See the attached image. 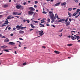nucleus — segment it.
<instances>
[{
  "instance_id": "nucleus-1",
  "label": "nucleus",
  "mask_w": 80,
  "mask_h": 80,
  "mask_svg": "<svg viewBox=\"0 0 80 80\" xmlns=\"http://www.w3.org/2000/svg\"><path fill=\"white\" fill-rule=\"evenodd\" d=\"M29 9H30L31 10L28 12V14L29 15H32L34 13L33 11H34L35 9L32 7L29 8Z\"/></svg>"
},
{
  "instance_id": "nucleus-2",
  "label": "nucleus",
  "mask_w": 80,
  "mask_h": 80,
  "mask_svg": "<svg viewBox=\"0 0 80 80\" xmlns=\"http://www.w3.org/2000/svg\"><path fill=\"white\" fill-rule=\"evenodd\" d=\"M16 8H17V9H20V8H21V9H23V7L22 5H17L16 7Z\"/></svg>"
},
{
  "instance_id": "nucleus-3",
  "label": "nucleus",
  "mask_w": 80,
  "mask_h": 80,
  "mask_svg": "<svg viewBox=\"0 0 80 80\" xmlns=\"http://www.w3.org/2000/svg\"><path fill=\"white\" fill-rule=\"evenodd\" d=\"M50 17L51 18V19H52V20H55V19L56 18V17H55L53 13L51 14L50 15Z\"/></svg>"
},
{
  "instance_id": "nucleus-4",
  "label": "nucleus",
  "mask_w": 80,
  "mask_h": 80,
  "mask_svg": "<svg viewBox=\"0 0 80 80\" xmlns=\"http://www.w3.org/2000/svg\"><path fill=\"white\" fill-rule=\"evenodd\" d=\"M39 35H40V36L37 37V38H38V37H40V36H42V35H43L44 34L43 33V32L42 31H39Z\"/></svg>"
},
{
  "instance_id": "nucleus-5",
  "label": "nucleus",
  "mask_w": 80,
  "mask_h": 80,
  "mask_svg": "<svg viewBox=\"0 0 80 80\" xmlns=\"http://www.w3.org/2000/svg\"><path fill=\"white\" fill-rule=\"evenodd\" d=\"M21 27H21V26H20L19 25L17 26H16L17 30H20V28H21Z\"/></svg>"
},
{
  "instance_id": "nucleus-6",
  "label": "nucleus",
  "mask_w": 80,
  "mask_h": 80,
  "mask_svg": "<svg viewBox=\"0 0 80 80\" xmlns=\"http://www.w3.org/2000/svg\"><path fill=\"white\" fill-rule=\"evenodd\" d=\"M65 23L66 24V26H69V25H70V22L69 21L66 22Z\"/></svg>"
},
{
  "instance_id": "nucleus-7",
  "label": "nucleus",
  "mask_w": 80,
  "mask_h": 80,
  "mask_svg": "<svg viewBox=\"0 0 80 80\" xmlns=\"http://www.w3.org/2000/svg\"><path fill=\"white\" fill-rule=\"evenodd\" d=\"M11 17H12V15H10L7 18V19H6V20H8V19H11V18H15V17H13L12 18H10Z\"/></svg>"
},
{
  "instance_id": "nucleus-8",
  "label": "nucleus",
  "mask_w": 80,
  "mask_h": 80,
  "mask_svg": "<svg viewBox=\"0 0 80 80\" xmlns=\"http://www.w3.org/2000/svg\"><path fill=\"white\" fill-rule=\"evenodd\" d=\"M9 44H10L11 45H15V44L13 42H9Z\"/></svg>"
},
{
  "instance_id": "nucleus-9",
  "label": "nucleus",
  "mask_w": 80,
  "mask_h": 80,
  "mask_svg": "<svg viewBox=\"0 0 80 80\" xmlns=\"http://www.w3.org/2000/svg\"><path fill=\"white\" fill-rule=\"evenodd\" d=\"M6 47H7V46H5V45H4L3 46H1V48H3L4 49L5 48H6Z\"/></svg>"
},
{
  "instance_id": "nucleus-10",
  "label": "nucleus",
  "mask_w": 80,
  "mask_h": 80,
  "mask_svg": "<svg viewBox=\"0 0 80 80\" xmlns=\"http://www.w3.org/2000/svg\"><path fill=\"white\" fill-rule=\"evenodd\" d=\"M19 32L20 34H23V33H24L23 31H22V30L19 31Z\"/></svg>"
},
{
  "instance_id": "nucleus-11",
  "label": "nucleus",
  "mask_w": 80,
  "mask_h": 80,
  "mask_svg": "<svg viewBox=\"0 0 80 80\" xmlns=\"http://www.w3.org/2000/svg\"><path fill=\"white\" fill-rule=\"evenodd\" d=\"M4 42H9V39H8V38H7L5 39Z\"/></svg>"
},
{
  "instance_id": "nucleus-12",
  "label": "nucleus",
  "mask_w": 80,
  "mask_h": 80,
  "mask_svg": "<svg viewBox=\"0 0 80 80\" xmlns=\"http://www.w3.org/2000/svg\"><path fill=\"white\" fill-rule=\"evenodd\" d=\"M74 37H76L78 40L80 38V37H79L78 36H77L76 35H75Z\"/></svg>"
},
{
  "instance_id": "nucleus-13",
  "label": "nucleus",
  "mask_w": 80,
  "mask_h": 80,
  "mask_svg": "<svg viewBox=\"0 0 80 80\" xmlns=\"http://www.w3.org/2000/svg\"><path fill=\"white\" fill-rule=\"evenodd\" d=\"M68 15L69 16V17H72V15L71 14V13H70V12H68Z\"/></svg>"
},
{
  "instance_id": "nucleus-14",
  "label": "nucleus",
  "mask_w": 80,
  "mask_h": 80,
  "mask_svg": "<svg viewBox=\"0 0 80 80\" xmlns=\"http://www.w3.org/2000/svg\"><path fill=\"white\" fill-rule=\"evenodd\" d=\"M8 23H9V22H8V21L6 20L4 22V24H8Z\"/></svg>"
},
{
  "instance_id": "nucleus-15",
  "label": "nucleus",
  "mask_w": 80,
  "mask_h": 80,
  "mask_svg": "<svg viewBox=\"0 0 80 80\" xmlns=\"http://www.w3.org/2000/svg\"><path fill=\"white\" fill-rule=\"evenodd\" d=\"M71 39H72V40H75V39H77V38L73 37L72 36Z\"/></svg>"
},
{
  "instance_id": "nucleus-16",
  "label": "nucleus",
  "mask_w": 80,
  "mask_h": 80,
  "mask_svg": "<svg viewBox=\"0 0 80 80\" xmlns=\"http://www.w3.org/2000/svg\"><path fill=\"white\" fill-rule=\"evenodd\" d=\"M60 3H61V2H58L57 3L55 4V6H58V5H60Z\"/></svg>"
},
{
  "instance_id": "nucleus-17",
  "label": "nucleus",
  "mask_w": 80,
  "mask_h": 80,
  "mask_svg": "<svg viewBox=\"0 0 80 80\" xmlns=\"http://www.w3.org/2000/svg\"><path fill=\"white\" fill-rule=\"evenodd\" d=\"M12 15H18V12H13L12 13Z\"/></svg>"
},
{
  "instance_id": "nucleus-18",
  "label": "nucleus",
  "mask_w": 80,
  "mask_h": 80,
  "mask_svg": "<svg viewBox=\"0 0 80 80\" xmlns=\"http://www.w3.org/2000/svg\"><path fill=\"white\" fill-rule=\"evenodd\" d=\"M78 14V12H75L73 13V14L72 15V16H73V17H75V16H76V15H77Z\"/></svg>"
},
{
  "instance_id": "nucleus-19",
  "label": "nucleus",
  "mask_w": 80,
  "mask_h": 80,
  "mask_svg": "<svg viewBox=\"0 0 80 80\" xmlns=\"http://www.w3.org/2000/svg\"><path fill=\"white\" fill-rule=\"evenodd\" d=\"M31 27L32 28H35V26L32 25V24H30Z\"/></svg>"
},
{
  "instance_id": "nucleus-20",
  "label": "nucleus",
  "mask_w": 80,
  "mask_h": 80,
  "mask_svg": "<svg viewBox=\"0 0 80 80\" xmlns=\"http://www.w3.org/2000/svg\"><path fill=\"white\" fill-rule=\"evenodd\" d=\"M61 5L62 6H63V5H66V2H64L62 3Z\"/></svg>"
},
{
  "instance_id": "nucleus-21",
  "label": "nucleus",
  "mask_w": 80,
  "mask_h": 80,
  "mask_svg": "<svg viewBox=\"0 0 80 80\" xmlns=\"http://www.w3.org/2000/svg\"><path fill=\"white\" fill-rule=\"evenodd\" d=\"M54 53H56V54H59V52L57 51H54Z\"/></svg>"
},
{
  "instance_id": "nucleus-22",
  "label": "nucleus",
  "mask_w": 80,
  "mask_h": 80,
  "mask_svg": "<svg viewBox=\"0 0 80 80\" xmlns=\"http://www.w3.org/2000/svg\"><path fill=\"white\" fill-rule=\"evenodd\" d=\"M8 7V5H5L3 6L4 8H7V7Z\"/></svg>"
},
{
  "instance_id": "nucleus-23",
  "label": "nucleus",
  "mask_w": 80,
  "mask_h": 80,
  "mask_svg": "<svg viewBox=\"0 0 80 80\" xmlns=\"http://www.w3.org/2000/svg\"><path fill=\"white\" fill-rule=\"evenodd\" d=\"M3 51L4 52H9V51L7 50V49H4Z\"/></svg>"
},
{
  "instance_id": "nucleus-24",
  "label": "nucleus",
  "mask_w": 80,
  "mask_h": 80,
  "mask_svg": "<svg viewBox=\"0 0 80 80\" xmlns=\"http://www.w3.org/2000/svg\"><path fill=\"white\" fill-rule=\"evenodd\" d=\"M68 10L69 12H70L72 10V8H69Z\"/></svg>"
},
{
  "instance_id": "nucleus-25",
  "label": "nucleus",
  "mask_w": 80,
  "mask_h": 80,
  "mask_svg": "<svg viewBox=\"0 0 80 80\" xmlns=\"http://www.w3.org/2000/svg\"><path fill=\"white\" fill-rule=\"evenodd\" d=\"M47 23H50V19L49 18L48 19Z\"/></svg>"
},
{
  "instance_id": "nucleus-26",
  "label": "nucleus",
  "mask_w": 80,
  "mask_h": 80,
  "mask_svg": "<svg viewBox=\"0 0 80 80\" xmlns=\"http://www.w3.org/2000/svg\"><path fill=\"white\" fill-rule=\"evenodd\" d=\"M73 45V44H68L67 46H68V47H70L71 46H72Z\"/></svg>"
},
{
  "instance_id": "nucleus-27",
  "label": "nucleus",
  "mask_w": 80,
  "mask_h": 80,
  "mask_svg": "<svg viewBox=\"0 0 80 80\" xmlns=\"http://www.w3.org/2000/svg\"><path fill=\"white\" fill-rule=\"evenodd\" d=\"M1 27H3L4 26H6V25L5 24H2V25H1Z\"/></svg>"
},
{
  "instance_id": "nucleus-28",
  "label": "nucleus",
  "mask_w": 80,
  "mask_h": 80,
  "mask_svg": "<svg viewBox=\"0 0 80 80\" xmlns=\"http://www.w3.org/2000/svg\"><path fill=\"white\" fill-rule=\"evenodd\" d=\"M68 20V18H66V20H65V22H67Z\"/></svg>"
},
{
  "instance_id": "nucleus-29",
  "label": "nucleus",
  "mask_w": 80,
  "mask_h": 80,
  "mask_svg": "<svg viewBox=\"0 0 80 80\" xmlns=\"http://www.w3.org/2000/svg\"><path fill=\"white\" fill-rule=\"evenodd\" d=\"M47 12L45 11H43L42 12V13H44V14H47Z\"/></svg>"
},
{
  "instance_id": "nucleus-30",
  "label": "nucleus",
  "mask_w": 80,
  "mask_h": 80,
  "mask_svg": "<svg viewBox=\"0 0 80 80\" xmlns=\"http://www.w3.org/2000/svg\"><path fill=\"white\" fill-rule=\"evenodd\" d=\"M26 28V27H22L20 28V29L21 30H23V28Z\"/></svg>"
},
{
  "instance_id": "nucleus-31",
  "label": "nucleus",
  "mask_w": 80,
  "mask_h": 80,
  "mask_svg": "<svg viewBox=\"0 0 80 80\" xmlns=\"http://www.w3.org/2000/svg\"><path fill=\"white\" fill-rule=\"evenodd\" d=\"M52 20V21H51V23H53V22H54V19H51Z\"/></svg>"
},
{
  "instance_id": "nucleus-32",
  "label": "nucleus",
  "mask_w": 80,
  "mask_h": 80,
  "mask_svg": "<svg viewBox=\"0 0 80 80\" xmlns=\"http://www.w3.org/2000/svg\"><path fill=\"white\" fill-rule=\"evenodd\" d=\"M23 65H27V62H24L22 64Z\"/></svg>"
},
{
  "instance_id": "nucleus-33",
  "label": "nucleus",
  "mask_w": 80,
  "mask_h": 80,
  "mask_svg": "<svg viewBox=\"0 0 80 80\" xmlns=\"http://www.w3.org/2000/svg\"><path fill=\"white\" fill-rule=\"evenodd\" d=\"M75 2L76 3H78V0H74Z\"/></svg>"
},
{
  "instance_id": "nucleus-34",
  "label": "nucleus",
  "mask_w": 80,
  "mask_h": 80,
  "mask_svg": "<svg viewBox=\"0 0 80 80\" xmlns=\"http://www.w3.org/2000/svg\"><path fill=\"white\" fill-rule=\"evenodd\" d=\"M76 12H77V13H78V12H80L79 9H78Z\"/></svg>"
},
{
  "instance_id": "nucleus-35",
  "label": "nucleus",
  "mask_w": 80,
  "mask_h": 80,
  "mask_svg": "<svg viewBox=\"0 0 80 80\" xmlns=\"http://www.w3.org/2000/svg\"><path fill=\"white\" fill-rule=\"evenodd\" d=\"M34 2L35 4H37V3H38V2L37 1H35Z\"/></svg>"
},
{
  "instance_id": "nucleus-36",
  "label": "nucleus",
  "mask_w": 80,
  "mask_h": 80,
  "mask_svg": "<svg viewBox=\"0 0 80 80\" xmlns=\"http://www.w3.org/2000/svg\"><path fill=\"white\" fill-rule=\"evenodd\" d=\"M61 20L62 21H65V18L62 19H61Z\"/></svg>"
},
{
  "instance_id": "nucleus-37",
  "label": "nucleus",
  "mask_w": 80,
  "mask_h": 80,
  "mask_svg": "<svg viewBox=\"0 0 80 80\" xmlns=\"http://www.w3.org/2000/svg\"><path fill=\"white\" fill-rule=\"evenodd\" d=\"M62 19H60L58 21V22H62Z\"/></svg>"
},
{
  "instance_id": "nucleus-38",
  "label": "nucleus",
  "mask_w": 80,
  "mask_h": 80,
  "mask_svg": "<svg viewBox=\"0 0 80 80\" xmlns=\"http://www.w3.org/2000/svg\"><path fill=\"white\" fill-rule=\"evenodd\" d=\"M6 38V37L4 36L2 37V38Z\"/></svg>"
},
{
  "instance_id": "nucleus-39",
  "label": "nucleus",
  "mask_w": 80,
  "mask_h": 80,
  "mask_svg": "<svg viewBox=\"0 0 80 80\" xmlns=\"http://www.w3.org/2000/svg\"><path fill=\"white\" fill-rule=\"evenodd\" d=\"M34 22H35V23H38V21H34Z\"/></svg>"
},
{
  "instance_id": "nucleus-40",
  "label": "nucleus",
  "mask_w": 80,
  "mask_h": 80,
  "mask_svg": "<svg viewBox=\"0 0 80 80\" xmlns=\"http://www.w3.org/2000/svg\"><path fill=\"white\" fill-rule=\"evenodd\" d=\"M26 21H27V22L28 23H30V21H29V20H26Z\"/></svg>"
},
{
  "instance_id": "nucleus-41",
  "label": "nucleus",
  "mask_w": 80,
  "mask_h": 80,
  "mask_svg": "<svg viewBox=\"0 0 80 80\" xmlns=\"http://www.w3.org/2000/svg\"><path fill=\"white\" fill-rule=\"evenodd\" d=\"M12 30H16V28H13Z\"/></svg>"
},
{
  "instance_id": "nucleus-42",
  "label": "nucleus",
  "mask_w": 80,
  "mask_h": 80,
  "mask_svg": "<svg viewBox=\"0 0 80 80\" xmlns=\"http://www.w3.org/2000/svg\"><path fill=\"white\" fill-rule=\"evenodd\" d=\"M2 17H3L2 15H0V19L1 18H2Z\"/></svg>"
},
{
  "instance_id": "nucleus-43",
  "label": "nucleus",
  "mask_w": 80,
  "mask_h": 80,
  "mask_svg": "<svg viewBox=\"0 0 80 80\" xmlns=\"http://www.w3.org/2000/svg\"><path fill=\"white\" fill-rule=\"evenodd\" d=\"M19 40H23V39H22L21 38H19Z\"/></svg>"
},
{
  "instance_id": "nucleus-44",
  "label": "nucleus",
  "mask_w": 80,
  "mask_h": 80,
  "mask_svg": "<svg viewBox=\"0 0 80 80\" xmlns=\"http://www.w3.org/2000/svg\"><path fill=\"white\" fill-rule=\"evenodd\" d=\"M69 21H70V22H72V19H71V18H70L69 19Z\"/></svg>"
},
{
  "instance_id": "nucleus-45",
  "label": "nucleus",
  "mask_w": 80,
  "mask_h": 80,
  "mask_svg": "<svg viewBox=\"0 0 80 80\" xmlns=\"http://www.w3.org/2000/svg\"><path fill=\"white\" fill-rule=\"evenodd\" d=\"M23 5H26V2H25L24 3H23Z\"/></svg>"
},
{
  "instance_id": "nucleus-46",
  "label": "nucleus",
  "mask_w": 80,
  "mask_h": 80,
  "mask_svg": "<svg viewBox=\"0 0 80 80\" xmlns=\"http://www.w3.org/2000/svg\"><path fill=\"white\" fill-rule=\"evenodd\" d=\"M53 13V12H51V11H50L49 12V13Z\"/></svg>"
},
{
  "instance_id": "nucleus-47",
  "label": "nucleus",
  "mask_w": 80,
  "mask_h": 80,
  "mask_svg": "<svg viewBox=\"0 0 80 80\" xmlns=\"http://www.w3.org/2000/svg\"><path fill=\"white\" fill-rule=\"evenodd\" d=\"M42 48H46V47L45 46H42Z\"/></svg>"
},
{
  "instance_id": "nucleus-48",
  "label": "nucleus",
  "mask_w": 80,
  "mask_h": 80,
  "mask_svg": "<svg viewBox=\"0 0 80 80\" xmlns=\"http://www.w3.org/2000/svg\"><path fill=\"white\" fill-rule=\"evenodd\" d=\"M8 26H7V27L6 28V29H5V30H7V28H8Z\"/></svg>"
},
{
  "instance_id": "nucleus-49",
  "label": "nucleus",
  "mask_w": 80,
  "mask_h": 80,
  "mask_svg": "<svg viewBox=\"0 0 80 80\" xmlns=\"http://www.w3.org/2000/svg\"><path fill=\"white\" fill-rule=\"evenodd\" d=\"M22 15V13H19V14H18V15Z\"/></svg>"
},
{
  "instance_id": "nucleus-50",
  "label": "nucleus",
  "mask_w": 80,
  "mask_h": 80,
  "mask_svg": "<svg viewBox=\"0 0 80 80\" xmlns=\"http://www.w3.org/2000/svg\"><path fill=\"white\" fill-rule=\"evenodd\" d=\"M34 8H37V6H36V5H34Z\"/></svg>"
},
{
  "instance_id": "nucleus-51",
  "label": "nucleus",
  "mask_w": 80,
  "mask_h": 80,
  "mask_svg": "<svg viewBox=\"0 0 80 80\" xmlns=\"http://www.w3.org/2000/svg\"><path fill=\"white\" fill-rule=\"evenodd\" d=\"M23 22H25V21H26V20L24 19L23 20Z\"/></svg>"
},
{
  "instance_id": "nucleus-52",
  "label": "nucleus",
  "mask_w": 80,
  "mask_h": 80,
  "mask_svg": "<svg viewBox=\"0 0 80 80\" xmlns=\"http://www.w3.org/2000/svg\"><path fill=\"white\" fill-rule=\"evenodd\" d=\"M42 26V27H45V26H44V25L42 24V25H41Z\"/></svg>"
},
{
  "instance_id": "nucleus-53",
  "label": "nucleus",
  "mask_w": 80,
  "mask_h": 80,
  "mask_svg": "<svg viewBox=\"0 0 80 80\" xmlns=\"http://www.w3.org/2000/svg\"><path fill=\"white\" fill-rule=\"evenodd\" d=\"M15 17H17V18H19V16H16Z\"/></svg>"
},
{
  "instance_id": "nucleus-54",
  "label": "nucleus",
  "mask_w": 80,
  "mask_h": 80,
  "mask_svg": "<svg viewBox=\"0 0 80 80\" xmlns=\"http://www.w3.org/2000/svg\"><path fill=\"white\" fill-rule=\"evenodd\" d=\"M14 2H17V0H13Z\"/></svg>"
},
{
  "instance_id": "nucleus-55",
  "label": "nucleus",
  "mask_w": 80,
  "mask_h": 80,
  "mask_svg": "<svg viewBox=\"0 0 80 80\" xmlns=\"http://www.w3.org/2000/svg\"><path fill=\"white\" fill-rule=\"evenodd\" d=\"M44 20H45V19H44L41 20V21H44Z\"/></svg>"
},
{
  "instance_id": "nucleus-56",
  "label": "nucleus",
  "mask_w": 80,
  "mask_h": 80,
  "mask_svg": "<svg viewBox=\"0 0 80 80\" xmlns=\"http://www.w3.org/2000/svg\"><path fill=\"white\" fill-rule=\"evenodd\" d=\"M51 10L52 11H53V8H51Z\"/></svg>"
},
{
  "instance_id": "nucleus-57",
  "label": "nucleus",
  "mask_w": 80,
  "mask_h": 80,
  "mask_svg": "<svg viewBox=\"0 0 80 80\" xmlns=\"http://www.w3.org/2000/svg\"><path fill=\"white\" fill-rule=\"evenodd\" d=\"M52 27H54V28H55V25H52Z\"/></svg>"
},
{
  "instance_id": "nucleus-58",
  "label": "nucleus",
  "mask_w": 80,
  "mask_h": 80,
  "mask_svg": "<svg viewBox=\"0 0 80 80\" xmlns=\"http://www.w3.org/2000/svg\"><path fill=\"white\" fill-rule=\"evenodd\" d=\"M10 29H11V28L10 27L8 28V30H10Z\"/></svg>"
},
{
  "instance_id": "nucleus-59",
  "label": "nucleus",
  "mask_w": 80,
  "mask_h": 80,
  "mask_svg": "<svg viewBox=\"0 0 80 80\" xmlns=\"http://www.w3.org/2000/svg\"><path fill=\"white\" fill-rule=\"evenodd\" d=\"M78 16H75V18H78Z\"/></svg>"
},
{
  "instance_id": "nucleus-60",
  "label": "nucleus",
  "mask_w": 80,
  "mask_h": 80,
  "mask_svg": "<svg viewBox=\"0 0 80 80\" xmlns=\"http://www.w3.org/2000/svg\"><path fill=\"white\" fill-rule=\"evenodd\" d=\"M62 36V33H61V35H59V37H61Z\"/></svg>"
},
{
  "instance_id": "nucleus-61",
  "label": "nucleus",
  "mask_w": 80,
  "mask_h": 80,
  "mask_svg": "<svg viewBox=\"0 0 80 80\" xmlns=\"http://www.w3.org/2000/svg\"><path fill=\"white\" fill-rule=\"evenodd\" d=\"M10 35H11V36H13V34L11 33V34Z\"/></svg>"
},
{
  "instance_id": "nucleus-62",
  "label": "nucleus",
  "mask_w": 80,
  "mask_h": 80,
  "mask_svg": "<svg viewBox=\"0 0 80 80\" xmlns=\"http://www.w3.org/2000/svg\"><path fill=\"white\" fill-rule=\"evenodd\" d=\"M47 26H50V25L49 24H46Z\"/></svg>"
},
{
  "instance_id": "nucleus-63",
  "label": "nucleus",
  "mask_w": 80,
  "mask_h": 80,
  "mask_svg": "<svg viewBox=\"0 0 80 80\" xmlns=\"http://www.w3.org/2000/svg\"><path fill=\"white\" fill-rule=\"evenodd\" d=\"M33 30V29H31L30 30V31H32V30Z\"/></svg>"
},
{
  "instance_id": "nucleus-64",
  "label": "nucleus",
  "mask_w": 80,
  "mask_h": 80,
  "mask_svg": "<svg viewBox=\"0 0 80 80\" xmlns=\"http://www.w3.org/2000/svg\"><path fill=\"white\" fill-rule=\"evenodd\" d=\"M0 37H2V35L1 34H0Z\"/></svg>"
}]
</instances>
